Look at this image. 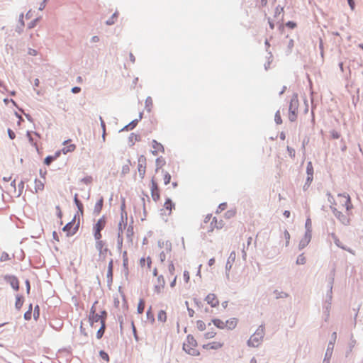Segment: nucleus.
I'll return each instance as SVG.
<instances>
[{
	"label": "nucleus",
	"mask_w": 363,
	"mask_h": 363,
	"mask_svg": "<svg viewBox=\"0 0 363 363\" xmlns=\"http://www.w3.org/2000/svg\"><path fill=\"white\" fill-rule=\"evenodd\" d=\"M106 222L107 220L106 216H103L94 225L92 230L95 240L101 239L102 235L101 233V231L106 227Z\"/></svg>",
	"instance_id": "6"
},
{
	"label": "nucleus",
	"mask_w": 363,
	"mask_h": 363,
	"mask_svg": "<svg viewBox=\"0 0 363 363\" xmlns=\"http://www.w3.org/2000/svg\"><path fill=\"white\" fill-rule=\"evenodd\" d=\"M152 149H153L152 150V153L154 155H157L160 152H163L164 150L163 145L161 143L157 142L155 140H153L152 142Z\"/></svg>",
	"instance_id": "14"
},
{
	"label": "nucleus",
	"mask_w": 363,
	"mask_h": 363,
	"mask_svg": "<svg viewBox=\"0 0 363 363\" xmlns=\"http://www.w3.org/2000/svg\"><path fill=\"white\" fill-rule=\"evenodd\" d=\"M238 325V319L231 318L225 321V329L233 330Z\"/></svg>",
	"instance_id": "18"
},
{
	"label": "nucleus",
	"mask_w": 363,
	"mask_h": 363,
	"mask_svg": "<svg viewBox=\"0 0 363 363\" xmlns=\"http://www.w3.org/2000/svg\"><path fill=\"white\" fill-rule=\"evenodd\" d=\"M165 286V281L162 275H160L157 277L156 281L154 283L153 291L155 294H161Z\"/></svg>",
	"instance_id": "10"
},
{
	"label": "nucleus",
	"mask_w": 363,
	"mask_h": 363,
	"mask_svg": "<svg viewBox=\"0 0 363 363\" xmlns=\"http://www.w3.org/2000/svg\"><path fill=\"white\" fill-rule=\"evenodd\" d=\"M276 298H284L288 296V294L284 291H279L278 290H275L274 291Z\"/></svg>",
	"instance_id": "30"
},
{
	"label": "nucleus",
	"mask_w": 363,
	"mask_h": 363,
	"mask_svg": "<svg viewBox=\"0 0 363 363\" xmlns=\"http://www.w3.org/2000/svg\"><path fill=\"white\" fill-rule=\"evenodd\" d=\"M184 350L190 355L198 356L200 352L197 349V342L191 335H188L186 342L183 344Z\"/></svg>",
	"instance_id": "2"
},
{
	"label": "nucleus",
	"mask_w": 363,
	"mask_h": 363,
	"mask_svg": "<svg viewBox=\"0 0 363 363\" xmlns=\"http://www.w3.org/2000/svg\"><path fill=\"white\" fill-rule=\"evenodd\" d=\"M313 181V175H308L307 177V183L308 185L311 184V182Z\"/></svg>",
	"instance_id": "62"
},
{
	"label": "nucleus",
	"mask_w": 363,
	"mask_h": 363,
	"mask_svg": "<svg viewBox=\"0 0 363 363\" xmlns=\"http://www.w3.org/2000/svg\"><path fill=\"white\" fill-rule=\"evenodd\" d=\"M103 205H104V199L102 197H101L98 201L96 203L95 206H94V213L96 214V215H99L101 210H102V208H103Z\"/></svg>",
	"instance_id": "19"
},
{
	"label": "nucleus",
	"mask_w": 363,
	"mask_h": 363,
	"mask_svg": "<svg viewBox=\"0 0 363 363\" xmlns=\"http://www.w3.org/2000/svg\"><path fill=\"white\" fill-rule=\"evenodd\" d=\"M140 264L142 267H144L145 265H147L148 269H150L152 265V259L150 257H147V258L142 257L140 259Z\"/></svg>",
	"instance_id": "23"
},
{
	"label": "nucleus",
	"mask_w": 363,
	"mask_h": 363,
	"mask_svg": "<svg viewBox=\"0 0 363 363\" xmlns=\"http://www.w3.org/2000/svg\"><path fill=\"white\" fill-rule=\"evenodd\" d=\"M237 255L235 251L230 252L226 262L225 268L227 270H230L234 262H235Z\"/></svg>",
	"instance_id": "17"
},
{
	"label": "nucleus",
	"mask_w": 363,
	"mask_h": 363,
	"mask_svg": "<svg viewBox=\"0 0 363 363\" xmlns=\"http://www.w3.org/2000/svg\"><path fill=\"white\" fill-rule=\"evenodd\" d=\"M100 121H101V128L103 130V138L104 140L105 139V133H106V125H105V122L104 121V120L102 119L101 117H100Z\"/></svg>",
	"instance_id": "48"
},
{
	"label": "nucleus",
	"mask_w": 363,
	"mask_h": 363,
	"mask_svg": "<svg viewBox=\"0 0 363 363\" xmlns=\"http://www.w3.org/2000/svg\"><path fill=\"white\" fill-rule=\"evenodd\" d=\"M71 140H67L64 142V147L62 149V152L65 155L68 152H72L76 149V145L74 144L70 143Z\"/></svg>",
	"instance_id": "13"
},
{
	"label": "nucleus",
	"mask_w": 363,
	"mask_h": 363,
	"mask_svg": "<svg viewBox=\"0 0 363 363\" xmlns=\"http://www.w3.org/2000/svg\"><path fill=\"white\" fill-rule=\"evenodd\" d=\"M163 179L164 184H168L171 180V175L168 172H165Z\"/></svg>",
	"instance_id": "42"
},
{
	"label": "nucleus",
	"mask_w": 363,
	"mask_h": 363,
	"mask_svg": "<svg viewBox=\"0 0 363 363\" xmlns=\"http://www.w3.org/2000/svg\"><path fill=\"white\" fill-rule=\"evenodd\" d=\"M150 193L152 200L157 202L160 200V191L154 177L151 179Z\"/></svg>",
	"instance_id": "8"
},
{
	"label": "nucleus",
	"mask_w": 363,
	"mask_h": 363,
	"mask_svg": "<svg viewBox=\"0 0 363 363\" xmlns=\"http://www.w3.org/2000/svg\"><path fill=\"white\" fill-rule=\"evenodd\" d=\"M223 226V220H218L216 217L212 215H207L204 220L203 228H206L208 232H213L214 229H220Z\"/></svg>",
	"instance_id": "3"
},
{
	"label": "nucleus",
	"mask_w": 363,
	"mask_h": 363,
	"mask_svg": "<svg viewBox=\"0 0 363 363\" xmlns=\"http://www.w3.org/2000/svg\"><path fill=\"white\" fill-rule=\"evenodd\" d=\"M175 205L172 202V201L170 199H167L164 203V208L165 210L169 211V214L171 213L173 208H174Z\"/></svg>",
	"instance_id": "21"
},
{
	"label": "nucleus",
	"mask_w": 363,
	"mask_h": 363,
	"mask_svg": "<svg viewBox=\"0 0 363 363\" xmlns=\"http://www.w3.org/2000/svg\"><path fill=\"white\" fill-rule=\"evenodd\" d=\"M8 133H9V136L11 139L13 140L15 138L16 135L13 130H11V129H8Z\"/></svg>",
	"instance_id": "53"
},
{
	"label": "nucleus",
	"mask_w": 363,
	"mask_h": 363,
	"mask_svg": "<svg viewBox=\"0 0 363 363\" xmlns=\"http://www.w3.org/2000/svg\"><path fill=\"white\" fill-rule=\"evenodd\" d=\"M98 301H95V303L91 308L89 319L91 326H93L94 323L98 322H100V323H105V320L106 318V312L105 311H101L100 312V314L96 313V305Z\"/></svg>",
	"instance_id": "4"
},
{
	"label": "nucleus",
	"mask_w": 363,
	"mask_h": 363,
	"mask_svg": "<svg viewBox=\"0 0 363 363\" xmlns=\"http://www.w3.org/2000/svg\"><path fill=\"white\" fill-rule=\"evenodd\" d=\"M216 332L211 331V332H208V333H206L205 334H203V337L206 340H208V339H211V338L214 337L216 336Z\"/></svg>",
	"instance_id": "38"
},
{
	"label": "nucleus",
	"mask_w": 363,
	"mask_h": 363,
	"mask_svg": "<svg viewBox=\"0 0 363 363\" xmlns=\"http://www.w3.org/2000/svg\"><path fill=\"white\" fill-rule=\"evenodd\" d=\"M331 208L335 216L344 224L350 220L351 210L353 206L350 196L347 194H339L332 203Z\"/></svg>",
	"instance_id": "1"
},
{
	"label": "nucleus",
	"mask_w": 363,
	"mask_h": 363,
	"mask_svg": "<svg viewBox=\"0 0 363 363\" xmlns=\"http://www.w3.org/2000/svg\"><path fill=\"white\" fill-rule=\"evenodd\" d=\"M174 271H175V267H174V264L171 262L169 264H168V272L169 273L170 275H174Z\"/></svg>",
	"instance_id": "43"
},
{
	"label": "nucleus",
	"mask_w": 363,
	"mask_h": 363,
	"mask_svg": "<svg viewBox=\"0 0 363 363\" xmlns=\"http://www.w3.org/2000/svg\"><path fill=\"white\" fill-rule=\"evenodd\" d=\"M286 27L291 28V29H294L296 27V23L295 22H293V21H288L286 23Z\"/></svg>",
	"instance_id": "50"
},
{
	"label": "nucleus",
	"mask_w": 363,
	"mask_h": 363,
	"mask_svg": "<svg viewBox=\"0 0 363 363\" xmlns=\"http://www.w3.org/2000/svg\"><path fill=\"white\" fill-rule=\"evenodd\" d=\"M96 248L101 252L103 247H104V242L101 240V239L96 240Z\"/></svg>",
	"instance_id": "34"
},
{
	"label": "nucleus",
	"mask_w": 363,
	"mask_h": 363,
	"mask_svg": "<svg viewBox=\"0 0 363 363\" xmlns=\"http://www.w3.org/2000/svg\"><path fill=\"white\" fill-rule=\"evenodd\" d=\"M10 284L15 291H18L19 289V281L17 278L11 277L10 279Z\"/></svg>",
	"instance_id": "28"
},
{
	"label": "nucleus",
	"mask_w": 363,
	"mask_h": 363,
	"mask_svg": "<svg viewBox=\"0 0 363 363\" xmlns=\"http://www.w3.org/2000/svg\"><path fill=\"white\" fill-rule=\"evenodd\" d=\"M306 257L305 256L302 254V255H300L297 259H296V264H303L306 263Z\"/></svg>",
	"instance_id": "37"
},
{
	"label": "nucleus",
	"mask_w": 363,
	"mask_h": 363,
	"mask_svg": "<svg viewBox=\"0 0 363 363\" xmlns=\"http://www.w3.org/2000/svg\"><path fill=\"white\" fill-rule=\"evenodd\" d=\"M28 55H32V56H35V55H37V51H36L35 50H34V49H31V48H30V49L28 50Z\"/></svg>",
	"instance_id": "56"
},
{
	"label": "nucleus",
	"mask_w": 363,
	"mask_h": 363,
	"mask_svg": "<svg viewBox=\"0 0 363 363\" xmlns=\"http://www.w3.org/2000/svg\"><path fill=\"white\" fill-rule=\"evenodd\" d=\"M176 281H177V276H175L172 280V281L170 283V286L171 287H174L175 285H176Z\"/></svg>",
	"instance_id": "60"
},
{
	"label": "nucleus",
	"mask_w": 363,
	"mask_h": 363,
	"mask_svg": "<svg viewBox=\"0 0 363 363\" xmlns=\"http://www.w3.org/2000/svg\"><path fill=\"white\" fill-rule=\"evenodd\" d=\"M284 237L286 240V242L289 243L290 239V234L287 230L284 231Z\"/></svg>",
	"instance_id": "58"
},
{
	"label": "nucleus",
	"mask_w": 363,
	"mask_h": 363,
	"mask_svg": "<svg viewBox=\"0 0 363 363\" xmlns=\"http://www.w3.org/2000/svg\"><path fill=\"white\" fill-rule=\"evenodd\" d=\"M211 322L217 328L220 330L225 329V321L219 318H213L212 319Z\"/></svg>",
	"instance_id": "22"
},
{
	"label": "nucleus",
	"mask_w": 363,
	"mask_h": 363,
	"mask_svg": "<svg viewBox=\"0 0 363 363\" xmlns=\"http://www.w3.org/2000/svg\"><path fill=\"white\" fill-rule=\"evenodd\" d=\"M274 119H275V121H276V123L277 124H281L282 123V120H281V114H280V111H278L276 113Z\"/></svg>",
	"instance_id": "45"
},
{
	"label": "nucleus",
	"mask_w": 363,
	"mask_h": 363,
	"mask_svg": "<svg viewBox=\"0 0 363 363\" xmlns=\"http://www.w3.org/2000/svg\"><path fill=\"white\" fill-rule=\"evenodd\" d=\"M167 318V313L166 311L161 310L158 312L157 314V320L162 323L166 322Z\"/></svg>",
	"instance_id": "26"
},
{
	"label": "nucleus",
	"mask_w": 363,
	"mask_h": 363,
	"mask_svg": "<svg viewBox=\"0 0 363 363\" xmlns=\"http://www.w3.org/2000/svg\"><path fill=\"white\" fill-rule=\"evenodd\" d=\"M183 279L185 283H188L190 279V274L189 272L186 270H185L183 273Z\"/></svg>",
	"instance_id": "44"
},
{
	"label": "nucleus",
	"mask_w": 363,
	"mask_h": 363,
	"mask_svg": "<svg viewBox=\"0 0 363 363\" xmlns=\"http://www.w3.org/2000/svg\"><path fill=\"white\" fill-rule=\"evenodd\" d=\"M121 215H122V217H123V213L125 215H126V212H125V200H123L122 204H121Z\"/></svg>",
	"instance_id": "52"
},
{
	"label": "nucleus",
	"mask_w": 363,
	"mask_h": 363,
	"mask_svg": "<svg viewBox=\"0 0 363 363\" xmlns=\"http://www.w3.org/2000/svg\"><path fill=\"white\" fill-rule=\"evenodd\" d=\"M11 186L13 188V193L15 195L19 196L23 193L24 189V182L23 181H20L18 184V189L16 188V179H14L11 183Z\"/></svg>",
	"instance_id": "15"
},
{
	"label": "nucleus",
	"mask_w": 363,
	"mask_h": 363,
	"mask_svg": "<svg viewBox=\"0 0 363 363\" xmlns=\"http://www.w3.org/2000/svg\"><path fill=\"white\" fill-rule=\"evenodd\" d=\"M205 301L212 308H216L219 305V300L213 293L208 294L205 298Z\"/></svg>",
	"instance_id": "12"
},
{
	"label": "nucleus",
	"mask_w": 363,
	"mask_h": 363,
	"mask_svg": "<svg viewBox=\"0 0 363 363\" xmlns=\"http://www.w3.org/2000/svg\"><path fill=\"white\" fill-rule=\"evenodd\" d=\"M287 151L289 152V155L291 157L294 158L295 157V155H296V151L294 148L292 147H287Z\"/></svg>",
	"instance_id": "47"
},
{
	"label": "nucleus",
	"mask_w": 363,
	"mask_h": 363,
	"mask_svg": "<svg viewBox=\"0 0 363 363\" xmlns=\"http://www.w3.org/2000/svg\"><path fill=\"white\" fill-rule=\"evenodd\" d=\"M348 1V4L350 5V6L351 7L352 9H354V2L353 0H347Z\"/></svg>",
	"instance_id": "61"
},
{
	"label": "nucleus",
	"mask_w": 363,
	"mask_h": 363,
	"mask_svg": "<svg viewBox=\"0 0 363 363\" xmlns=\"http://www.w3.org/2000/svg\"><path fill=\"white\" fill-rule=\"evenodd\" d=\"M34 189L35 192L43 191L44 189V182L39 179H35Z\"/></svg>",
	"instance_id": "25"
},
{
	"label": "nucleus",
	"mask_w": 363,
	"mask_h": 363,
	"mask_svg": "<svg viewBox=\"0 0 363 363\" xmlns=\"http://www.w3.org/2000/svg\"><path fill=\"white\" fill-rule=\"evenodd\" d=\"M298 99L297 94H294L291 99L289 108V119L290 121H295L298 116Z\"/></svg>",
	"instance_id": "5"
},
{
	"label": "nucleus",
	"mask_w": 363,
	"mask_h": 363,
	"mask_svg": "<svg viewBox=\"0 0 363 363\" xmlns=\"http://www.w3.org/2000/svg\"><path fill=\"white\" fill-rule=\"evenodd\" d=\"M39 316V308H38V306H37L35 308V311H34V318L35 319H37Z\"/></svg>",
	"instance_id": "55"
},
{
	"label": "nucleus",
	"mask_w": 363,
	"mask_h": 363,
	"mask_svg": "<svg viewBox=\"0 0 363 363\" xmlns=\"http://www.w3.org/2000/svg\"><path fill=\"white\" fill-rule=\"evenodd\" d=\"M259 335V334H254L253 335H252L248 341V344L250 345H252V346H257L259 344V337H257Z\"/></svg>",
	"instance_id": "24"
},
{
	"label": "nucleus",
	"mask_w": 363,
	"mask_h": 363,
	"mask_svg": "<svg viewBox=\"0 0 363 363\" xmlns=\"http://www.w3.org/2000/svg\"><path fill=\"white\" fill-rule=\"evenodd\" d=\"M331 137L334 139H338L340 136V133L336 130H332L330 132Z\"/></svg>",
	"instance_id": "49"
},
{
	"label": "nucleus",
	"mask_w": 363,
	"mask_h": 363,
	"mask_svg": "<svg viewBox=\"0 0 363 363\" xmlns=\"http://www.w3.org/2000/svg\"><path fill=\"white\" fill-rule=\"evenodd\" d=\"M24 318L26 320H30L31 318V306H30V310L24 314Z\"/></svg>",
	"instance_id": "51"
},
{
	"label": "nucleus",
	"mask_w": 363,
	"mask_h": 363,
	"mask_svg": "<svg viewBox=\"0 0 363 363\" xmlns=\"http://www.w3.org/2000/svg\"><path fill=\"white\" fill-rule=\"evenodd\" d=\"M99 354H100L101 357L106 362L109 361L108 354L106 352H105L104 351H100Z\"/></svg>",
	"instance_id": "46"
},
{
	"label": "nucleus",
	"mask_w": 363,
	"mask_h": 363,
	"mask_svg": "<svg viewBox=\"0 0 363 363\" xmlns=\"http://www.w3.org/2000/svg\"><path fill=\"white\" fill-rule=\"evenodd\" d=\"M79 225V223H77L75 220L73 219L63 228V230L67 233V236H72L78 230Z\"/></svg>",
	"instance_id": "9"
},
{
	"label": "nucleus",
	"mask_w": 363,
	"mask_h": 363,
	"mask_svg": "<svg viewBox=\"0 0 363 363\" xmlns=\"http://www.w3.org/2000/svg\"><path fill=\"white\" fill-rule=\"evenodd\" d=\"M74 203L77 205L79 211L82 212V210H83V205L81 203V201L78 199V195L77 194L74 195Z\"/></svg>",
	"instance_id": "33"
},
{
	"label": "nucleus",
	"mask_w": 363,
	"mask_h": 363,
	"mask_svg": "<svg viewBox=\"0 0 363 363\" xmlns=\"http://www.w3.org/2000/svg\"><path fill=\"white\" fill-rule=\"evenodd\" d=\"M306 172L308 175H313V167L311 162H309L307 164Z\"/></svg>",
	"instance_id": "36"
},
{
	"label": "nucleus",
	"mask_w": 363,
	"mask_h": 363,
	"mask_svg": "<svg viewBox=\"0 0 363 363\" xmlns=\"http://www.w3.org/2000/svg\"><path fill=\"white\" fill-rule=\"evenodd\" d=\"M224 345L223 341L215 340L202 345V348L206 350H218L221 349Z\"/></svg>",
	"instance_id": "11"
},
{
	"label": "nucleus",
	"mask_w": 363,
	"mask_h": 363,
	"mask_svg": "<svg viewBox=\"0 0 363 363\" xmlns=\"http://www.w3.org/2000/svg\"><path fill=\"white\" fill-rule=\"evenodd\" d=\"M56 160V157H52V156H48L45 157V160H44V163L46 164V165H50V163L52 162H53L54 160Z\"/></svg>",
	"instance_id": "40"
},
{
	"label": "nucleus",
	"mask_w": 363,
	"mask_h": 363,
	"mask_svg": "<svg viewBox=\"0 0 363 363\" xmlns=\"http://www.w3.org/2000/svg\"><path fill=\"white\" fill-rule=\"evenodd\" d=\"M214 263H215V259L214 258H211V259H209V261H208V265L209 266L213 265Z\"/></svg>",
	"instance_id": "64"
},
{
	"label": "nucleus",
	"mask_w": 363,
	"mask_h": 363,
	"mask_svg": "<svg viewBox=\"0 0 363 363\" xmlns=\"http://www.w3.org/2000/svg\"><path fill=\"white\" fill-rule=\"evenodd\" d=\"M227 207V204L225 203H220L218 206V211L220 210V211H224Z\"/></svg>",
	"instance_id": "54"
},
{
	"label": "nucleus",
	"mask_w": 363,
	"mask_h": 363,
	"mask_svg": "<svg viewBox=\"0 0 363 363\" xmlns=\"http://www.w3.org/2000/svg\"><path fill=\"white\" fill-rule=\"evenodd\" d=\"M145 309V301L143 299H140L138 304V312L140 314H142Z\"/></svg>",
	"instance_id": "32"
},
{
	"label": "nucleus",
	"mask_w": 363,
	"mask_h": 363,
	"mask_svg": "<svg viewBox=\"0 0 363 363\" xmlns=\"http://www.w3.org/2000/svg\"><path fill=\"white\" fill-rule=\"evenodd\" d=\"M196 327L199 331H203L206 328V325L203 320H199L196 323Z\"/></svg>",
	"instance_id": "29"
},
{
	"label": "nucleus",
	"mask_w": 363,
	"mask_h": 363,
	"mask_svg": "<svg viewBox=\"0 0 363 363\" xmlns=\"http://www.w3.org/2000/svg\"><path fill=\"white\" fill-rule=\"evenodd\" d=\"M160 259L161 260V262H164L166 259V255L164 254V252H162L160 254Z\"/></svg>",
	"instance_id": "59"
},
{
	"label": "nucleus",
	"mask_w": 363,
	"mask_h": 363,
	"mask_svg": "<svg viewBox=\"0 0 363 363\" xmlns=\"http://www.w3.org/2000/svg\"><path fill=\"white\" fill-rule=\"evenodd\" d=\"M80 91H81V88L78 87V86H75L72 89V92L74 94H77V93L80 92Z\"/></svg>",
	"instance_id": "57"
},
{
	"label": "nucleus",
	"mask_w": 363,
	"mask_h": 363,
	"mask_svg": "<svg viewBox=\"0 0 363 363\" xmlns=\"http://www.w3.org/2000/svg\"><path fill=\"white\" fill-rule=\"evenodd\" d=\"M147 159L144 155H140L138 158V172L141 179H144L146 173Z\"/></svg>",
	"instance_id": "7"
},
{
	"label": "nucleus",
	"mask_w": 363,
	"mask_h": 363,
	"mask_svg": "<svg viewBox=\"0 0 363 363\" xmlns=\"http://www.w3.org/2000/svg\"><path fill=\"white\" fill-rule=\"evenodd\" d=\"M113 260L111 259L108 262V270L106 274L108 282H112L113 281Z\"/></svg>",
	"instance_id": "20"
},
{
	"label": "nucleus",
	"mask_w": 363,
	"mask_h": 363,
	"mask_svg": "<svg viewBox=\"0 0 363 363\" xmlns=\"http://www.w3.org/2000/svg\"><path fill=\"white\" fill-rule=\"evenodd\" d=\"M146 108L148 111H151V106H152V99L151 97H147L145 100Z\"/></svg>",
	"instance_id": "39"
},
{
	"label": "nucleus",
	"mask_w": 363,
	"mask_h": 363,
	"mask_svg": "<svg viewBox=\"0 0 363 363\" xmlns=\"http://www.w3.org/2000/svg\"><path fill=\"white\" fill-rule=\"evenodd\" d=\"M125 226H126V223L123 220V217H122L121 221L118 224V230L119 231H118V244L119 247H121L122 244H123L122 233H123V229H124L125 228Z\"/></svg>",
	"instance_id": "16"
},
{
	"label": "nucleus",
	"mask_w": 363,
	"mask_h": 363,
	"mask_svg": "<svg viewBox=\"0 0 363 363\" xmlns=\"http://www.w3.org/2000/svg\"><path fill=\"white\" fill-rule=\"evenodd\" d=\"M99 38L98 36H93L91 38V41L93 43L99 42Z\"/></svg>",
	"instance_id": "63"
},
{
	"label": "nucleus",
	"mask_w": 363,
	"mask_h": 363,
	"mask_svg": "<svg viewBox=\"0 0 363 363\" xmlns=\"http://www.w3.org/2000/svg\"><path fill=\"white\" fill-rule=\"evenodd\" d=\"M11 259L9 255L6 252H3L0 255V262H6Z\"/></svg>",
	"instance_id": "35"
},
{
	"label": "nucleus",
	"mask_w": 363,
	"mask_h": 363,
	"mask_svg": "<svg viewBox=\"0 0 363 363\" xmlns=\"http://www.w3.org/2000/svg\"><path fill=\"white\" fill-rule=\"evenodd\" d=\"M24 300L23 296L20 295L16 296V300L15 303V306L17 310H20L23 304Z\"/></svg>",
	"instance_id": "27"
},
{
	"label": "nucleus",
	"mask_w": 363,
	"mask_h": 363,
	"mask_svg": "<svg viewBox=\"0 0 363 363\" xmlns=\"http://www.w3.org/2000/svg\"><path fill=\"white\" fill-rule=\"evenodd\" d=\"M123 265L125 268H127L128 264V254L126 251H124L123 253Z\"/></svg>",
	"instance_id": "41"
},
{
	"label": "nucleus",
	"mask_w": 363,
	"mask_h": 363,
	"mask_svg": "<svg viewBox=\"0 0 363 363\" xmlns=\"http://www.w3.org/2000/svg\"><path fill=\"white\" fill-rule=\"evenodd\" d=\"M104 330H105V323H101V327L98 330L97 333H96V337L98 339H100L102 337V336L104 333Z\"/></svg>",
	"instance_id": "31"
}]
</instances>
